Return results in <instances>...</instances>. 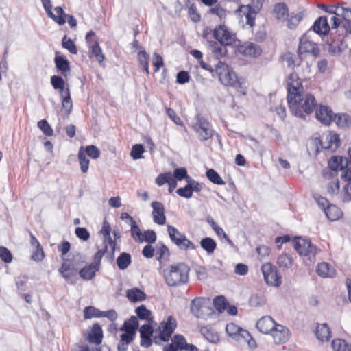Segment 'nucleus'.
I'll use <instances>...</instances> for the list:
<instances>
[{"instance_id": "nucleus-1", "label": "nucleus", "mask_w": 351, "mask_h": 351, "mask_svg": "<svg viewBox=\"0 0 351 351\" xmlns=\"http://www.w3.org/2000/svg\"><path fill=\"white\" fill-rule=\"evenodd\" d=\"M215 71L219 82L223 85L236 89L242 95H246L247 87L244 79L239 77L231 66L222 62H219L216 65Z\"/></svg>"}, {"instance_id": "nucleus-2", "label": "nucleus", "mask_w": 351, "mask_h": 351, "mask_svg": "<svg viewBox=\"0 0 351 351\" xmlns=\"http://www.w3.org/2000/svg\"><path fill=\"white\" fill-rule=\"evenodd\" d=\"M190 268L184 263L171 265L163 269L165 282L169 287H178L189 280Z\"/></svg>"}, {"instance_id": "nucleus-3", "label": "nucleus", "mask_w": 351, "mask_h": 351, "mask_svg": "<svg viewBox=\"0 0 351 351\" xmlns=\"http://www.w3.org/2000/svg\"><path fill=\"white\" fill-rule=\"evenodd\" d=\"M295 97L287 100L291 112L298 117H304V114H309L313 112L317 105L315 97L304 93L296 95Z\"/></svg>"}, {"instance_id": "nucleus-4", "label": "nucleus", "mask_w": 351, "mask_h": 351, "mask_svg": "<svg viewBox=\"0 0 351 351\" xmlns=\"http://www.w3.org/2000/svg\"><path fill=\"white\" fill-rule=\"evenodd\" d=\"M261 271L265 282L270 286L280 287L282 284V276L277 267L271 263H266L261 267Z\"/></svg>"}, {"instance_id": "nucleus-5", "label": "nucleus", "mask_w": 351, "mask_h": 351, "mask_svg": "<svg viewBox=\"0 0 351 351\" xmlns=\"http://www.w3.org/2000/svg\"><path fill=\"white\" fill-rule=\"evenodd\" d=\"M293 245L300 256H308L311 262L317 254L316 247L310 241L296 237L293 240Z\"/></svg>"}, {"instance_id": "nucleus-6", "label": "nucleus", "mask_w": 351, "mask_h": 351, "mask_svg": "<svg viewBox=\"0 0 351 351\" xmlns=\"http://www.w3.org/2000/svg\"><path fill=\"white\" fill-rule=\"evenodd\" d=\"M191 312L197 318L207 319L213 313V310L206 303V300L202 298H197L191 301Z\"/></svg>"}, {"instance_id": "nucleus-7", "label": "nucleus", "mask_w": 351, "mask_h": 351, "mask_svg": "<svg viewBox=\"0 0 351 351\" xmlns=\"http://www.w3.org/2000/svg\"><path fill=\"white\" fill-rule=\"evenodd\" d=\"M311 34V30L309 29L300 39V45L298 47V53L300 56H302L305 53L311 54L314 57L319 55V49L317 45L309 40ZM300 58H302V57H300Z\"/></svg>"}, {"instance_id": "nucleus-8", "label": "nucleus", "mask_w": 351, "mask_h": 351, "mask_svg": "<svg viewBox=\"0 0 351 351\" xmlns=\"http://www.w3.org/2000/svg\"><path fill=\"white\" fill-rule=\"evenodd\" d=\"M213 36L219 43L225 45L232 46L236 45L237 41L236 35L223 25L215 27Z\"/></svg>"}, {"instance_id": "nucleus-9", "label": "nucleus", "mask_w": 351, "mask_h": 351, "mask_svg": "<svg viewBox=\"0 0 351 351\" xmlns=\"http://www.w3.org/2000/svg\"><path fill=\"white\" fill-rule=\"evenodd\" d=\"M287 84L288 91L287 100H291L292 97H296V95L304 93L302 81L296 73L293 72L289 75Z\"/></svg>"}, {"instance_id": "nucleus-10", "label": "nucleus", "mask_w": 351, "mask_h": 351, "mask_svg": "<svg viewBox=\"0 0 351 351\" xmlns=\"http://www.w3.org/2000/svg\"><path fill=\"white\" fill-rule=\"evenodd\" d=\"M328 12L343 18L342 26L347 34H351V9L342 6H332Z\"/></svg>"}, {"instance_id": "nucleus-11", "label": "nucleus", "mask_w": 351, "mask_h": 351, "mask_svg": "<svg viewBox=\"0 0 351 351\" xmlns=\"http://www.w3.org/2000/svg\"><path fill=\"white\" fill-rule=\"evenodd\" d=\"M194 128L200 141L208 140L214 134V131L208 121L199 116L197 117V122Z\"/></svg>"}, {"instance_id": "nucleus-12", "label": "nucleus", "mask_w": 351, "mask_h": 351, "mask_svg": "<svg viewBox=\"0 0 351 351\" xmlns=\"http://www.w3.org/2000/svg\"><path fill=\"white\" fill-rule=\"evenodd\" d=\"M95 33L93 31L88 32L86 35V41L87 43L90 56L93 57L99 63L102 62L104 60V56L102 53L101 49L97 40L94 39Z\"/></svg>"}, {"instance_id": "nucleus-13", "label": "nucleus", "mask_w": 351, "mask_h": 351, "mask_svg": "<svg viewBox=\"0 0 351 351\" xmlns=\"http://www.w3.org/2000/svg\"><path fill=\"white\" fill-rule=\"evenodd\" d=\"M263 2L264 0H251L250 3L242 7L247 11L245 15L246 23L250 27L254 25L255 16L261 10Z\"/></svg>"}, {"instance_id": "nucleus-14", "label": "nucleus", "mask_w": 351, "mask_h": 351, "mask_svg": "<svg viewBox=\"0 0 351 351\" xmlns=\"http://www.w3.org/2000/svg\"><path fill=\"white\" fill-rule=\"evenodd\" d=\"M177 326L176 319L172 316H169L167 321L160 323V338L163 341H168Z\"/></svg>"}, {"instance_id": "nucleus-15", "label": "nucleus", "mask_w": 351, "mask_h": 351, "mask_svg": "<svg viewBox=\"0 0 351 351\" xmlns=\"http://www.w3.org/2000/svg\"><path fill=\"white\" fill-rule=\"evenodd\" d=\"M239 51L245 56L256 58L261 56L262 49L257 44L245 42L239 47Z\"/></svg>"}, {"instance_id": "nucleus-16", "label": "nucleus", "mask_w": 351, "mask_h": 351, "mask_svg": "<svg viewBox=\"0 0 351 351\" xmlns=\"http://www.w3.org/2000/svg\"><path fill=\"white\" fill-rule=\"evenodd\" d=\"M316 118L324 125H328L335 116L332 110L327 106L320 105L315 111Z\"/></svg>"}, {"instance_id": "nucleus-17", "label": "nucleus", "mask_w": 351, "mask_h": 351, "mask_svg": "<svg viewBox=\"0 0 351 351\" xmlns=\"http://www.w3.org/2000/svg\"><path fill=\"white\" fill-rule=\"evenodd\" d=\"M110 225L108 222L104 221L103 223L102 228L100 230V233L104 237V243H107L109 245V247L111 250V254L107 255L106 258H108L110 261H112L114 258V252L115 250L116 243L115 241H112L110 236Z\"/></svg>"}, {"instance_id": "nucleus-18", "label": "nucleus", "mask_w": 351, "mask_h": 351, "mask_svg": "<svg viewBox=\"0 0 351 351\" xmlns=\"http://www.w3.org/2000/svg\"><path fill=\"white\" fill-rule=\"evenodd\" d=\"M347 47L343 37L340 35L333 38L328 44V52L332 56L339 55Z\"/></svg>"}, {"instance_id": "nucleus-19", "label": "nucleus", "mask_w": 351, "mask_h": 351, "mask_svg": "<svg viewBox=\"0 0 351 351\" xmlns=\"http://www.w3.org/2000/svg\"><path fill=\"white\" fill-rule=\"evenodd\" d=\"M320 144L322 148L330 150L332 152H335L339 145V135L335 133H330L326 136V141L323 143L322 140L316 138Z\"/></svg>"}, {"instance_id": "nucleus-20", "label": "nucleus", "mask_w": 351, "mask_h": 351, "mask_svg": "<svg viewBox=\"0 0 351 351\" xmlns=\"http://www.w3.org/2000/svg\"><path fill=\"white\" fill-rule=\"evenodd\" d=\"M153 208L152 215L154 221L158 225H164L166 221L165 215V208L162 204L160 202H153L151 204Z\"/></svg>"}, {"instance_id": "nucleus-21", "label": "nucleus", "mask_w": 351, "mask_h": 351, "mask_svg": "<svg viewBox=\"0 0 351 351\" xmlns=\"http://www.w3.org/2000/svg\"><path fill=\"white\" fill-rule=\"evenodd\" d=\"M277 344L284 343L289 339V330L280 324H276L270 332Z\"/></svg>"}, {"instance_id": "nucleus-22", "label": "nucleus", "mask_w": 351, "mask_h": 351, "mask_svg": "<svg viewBox=\"0 0 351 351\" xmlns=\"http://www.w3.org/2000/svg\"><path fill=\"white\" fill-rule=\"evenodd\" d=\"M310 29L311 34L314 32L319 35L327 34L330 31V27L326 16H320L316 19Z\"/></svg>"}, {"instance_id": "nucleus-23", "label": "nucleus", "mask_w": 351, "mask_h": 351, "mask_svg": "<svg viewBox=\"0 0 351 351\" xmlns=\"http://www.w3.org/2000/svg\"><path fill=\"white\" fill-rule=\"evenodd\" d=\"M277 324L269 316L261 318L256 323V328L264 334H269Z\"/></svg>"}, {"instance_id": "nucleus-24", "label": "nucleus", "mask_w": 351, "mask_h": 351, "mask_svg": "<svg viewBox=\"0 0 351 351\" xmlns=\"http://www.w3.org/2000/svg\"><path fill=\"white\" fill-rule=\"evenodd\" d=\"M54 63L58 71H60L64 77H66V73L71 71L69 60L64 56H60L59 53L56 52Z\"/></svg>"}, {"instance_id": "nucleus-25", "label": "nucleus", "mask_w": 351, "mask_h": 351, "mask_svg": "<svg viewBox=\"0 0 351 351\" xmlns=\"http://www.w3.org/2000/svg\"><path fill=\"white\" fill-rule=\"evenodd\" d=\"M59 271L62 276L69 283L74 284L75 281L73 280V277L76 276V271L71 264L64 262Z\"/></svg>"}, {"instance_id": "nucleus-26", "label": "nucleus", "mask_w": 351, "mask_h": 351, "mask_svg": "<svg viewBox=\"0 0 351 351\" xmlns=\"http://www.w3.org/2000/svg\"><path fill=\"white\" fill-rule=\"evenodd\" d=\"M317 274L323 278H333L336 275L335 269L327 263H321L317 265Z\"/></svg>"}, {"instance_id": "nucleus-27", "label": "nucleus", "mask_w": 351, "mask_h": 351, "mask_svg": "<svg viewBox=\"0 0 351 351\" xmlns=\"http://www.w3.org/2000/svg\"><path fill=\"white\" fill-rule=\"evenodd\" d=\"M54 10L56 14H53L51 11V8L49 10H45L47 14L49 17H51L54 21H56L58 25H62L66 22V14L64 12L63 9L58 6L54 8Z\"/></svg>"}, {"instance_id": "nucleus-28", "label": "nucleus", "mask_w": 351, "mask_h": 351, "mask_svg": "<svg viewBox=\"0 0 351 351\" xmlns=\"http://www.w3.org/2000/svg\"><path fill=\"white\" fill-rule=\"evenodd\" d=\"M54 10L56 14H53L51 11V8L49 10H45L47 14L49 17H51L54 21H56L58 25H62L66 22V14L64 12L63 9L58 6L54 8Z\"/></svg>"}, {"instance_id": "nucleus-29", "label": "nucleus", "mask_w": 351, "mask_h": 351, "mask_svg": "<svg viewBox=\"0 0 351 351\" xmlns=\"http://www.w3.org/2000/svg\"><path fill=\"white\" fill-rule=\"evenodd\" d=\"M315 335L321 341H327L331 337V332L326 324H319L315 330Z\"/></svg>"}, {"instance_id": "nucleus-30", "label": "nucleus", "mask_w": 351, "mask_h": 351, "mask_svg": "<svg viewBox=\"0 0 351 351\" xmlns=\"http://www.w3.org/2000/svg\"><path fill=\"white\" fill-rule=\"evenodd\" d=\"M99 270V267L91 263L89 265L83 267L79 271V274L82 279L88 280L93 279L95 277L96 272Z\"/></svg>"}, {"instance_id": "nucleus-31", "label": "nucleus", "mask_w": 351, "mask_h": 351, "mask_svg": "<svg viewBox=\"0 0 351 351\" xmlns=\"http://www.w3.org/2000/svg\"><path fill=\"white\" fill-rule=\"evenodd\" d=\"M226 331L227 334L238 341H241V332L246 331L234 323H229L226 325Z\"/></svg>"}, {"instance_id": "nucleus-32", "label": "nucleus", "mask_w": 351, "mask_h": 351, "mask_svg": "<svg viewBox=\"0 0 351 351\" xmlns=\"http://www.w3.org/2000/svg\"><path fill=\"white\" fill-rule=\"evenodd\" d=\"M226 46L225 45H222L220 43L217 42H210V49L215 56L217 59H219L222 57H224L226 55L227 49Z\"/></svg>"}, {"instance_id": "nucleus-33", "label": "nucleus", "mask_w": 351, "mask_h": 351, "mask_svg": "<svg viewBox=\"0 0 351 351\" xmlns=\"http://www.w3.org/2000/svg\"><path fill=\"white\" fill-rule=\"evenodd\" d=\"M332 121L340 128L351 127V117L347 114L342 113L335 114Z\"/></svg>"}, {"instance_id": "nucleus-34", "label": "nucleus", "mask_w": 351, "mask_h": 351, "mask_svg": "<svg viewBox=\"0 0 351 351\" xmlns=\"http://www.w3.org/2000/svg\"><path fill=\"white\" fill-rule=\"evenodd\" d=\"M200 332L210 343H217L219 341L217 332L208 326H202L200 328Z\"/></svg>"}, {"instance_id": "nucleus-35", "label": "nucleus", "mask_w": 351, "mask_h": 351, "mask_svg": "<svg viewBox=\"0 0 351 351\" xmlns=\"http://www.w3.org/2000/svg\"><path fill=\"white\" fill-rule=\"evenodd\" d=\"M200 246L208 255H210L216 250L217 243L210 237H204L200 241Z\"/></svg>"}, {"instance_id": "nucleus-36", "label": "nucleus", "mask_w": 351, "mask_h": 351, "mask_svg": "<svg viewBox=\"0 0 351 351\" xmlns=\"http://www.w3.org/2000/svg\"><path fill=\"white\" fill-rule=\"evenodd\" d=\"M102 339V330L98 324L93 326L91 332L88 335V341L90 342L100 343Z\"/></svg>"}, {"instance_id": "nucleus-37", "label": "nucleus", "mask_w": 351, "mask_h": 351, "mask_svg": "<svg viewBox=\"0 0 351 351\" xmlns=\"http://www.w3.org/2000/svg\"><path fill=\"white\" fill-rule=\"evenodd\" d=\"M325 215L327 218L330 221H336L339 219L341 215V210L335 205L330 204V206L326 207V209L324 210Z\"/></svg>"}, {"instance_id": "nucleus-38", "label": "nucleus", "mask_w": 351, "mask_h": 351, "mask_svg": "<svg viewBox=\"0 0 351 351\" xmlns=\"http://www.w3.org/2000/svg\"><path fill=\"white\" fill-rule=\"evenodd\" d=\"M277 264L282 269H288L293 264V258L287 254H282L278 257Z\"/></svg>"}, {"instance_id": "nucleus-39", "label": "nucleus", "mask_w": 351, "mask_h": 351, "mask_svg": "<svg viewBox=\"0 0 351 351\" xmlns=\"http://www.w3.org/2000/svg\"><path fill=\"white\" fill-rule=\"evenodd\" d=\"M128 298L133 302L145 300V293L137 288H134L127 291Z\"/></svg>"}, {"instance_id": "nucleus-40", "label": "nucleus", "mask_w": 351, "mask_h": 351, "mask_svg": "<svg viewBox=\"0 0 351 351\" xmlns=\"http://www.w3.org/2000/svg\"><path fill=\"white\" fill-rule=\"evenodd\" d=\"M275 16L278 20L285 21L288 18V8L285 3H278L274 9Z\"/></svg>"}, {"instance_id": "nucleus-41", "label": "nucleus", "mask_w": 351, "mask_h": 351, "mask_svg": "<svg viewBox=\"0 0 351 351\" xmlns=\"http://www.w3.org/2000/svg\"><path fill=\"white\" fill-rule=\"evenodd\" d=\"M177 247L182 250H195L197 246L189 241L186 237H182L180 239H176V242H173Z\"/></svg>"}, {"instance_id": "nucleus-42", "label": "nucleus", "mask_w": 351, "mask_h": 351, "mask_svg": "<svg viewBox=\"0 0 351 351\" xmlns=\"http://www.w3.org/2000/svg\"><path fill=\"white\" fill-rule=\"evenodd\" d=\"M60 95L62 98V105L63 108H64L68 113H70L73 107V103L70 96L69 88L67 87L66 88V91L60 93Z\"/></svg>"}, {"instance_id": "nucleus-43", "label": "nucleus", "mask_w": 351, "mask_h": 351, "mask_svg": "<svg viewBox=\"0 0 351 351\" xmlns=\"http://www.w3.org/2000/svg\"><path fill=\"white\" fill-rule=\"evenodd\" d=\"M131 263V256L126 253L122 252L117 259L118 267L121 269H125Z\"/></svg>"}, {"instance_id": "nucleus-44", "label": "nucleus", "mask_w": 351, "mask_h": 351, "mask_svg": "<svg viewBox=\"0 0 351 351\" xmlns=\"http://www.w3.org/2000/svg\"><path fill=\"white\" fill-rule=\"evenodd\" d=\"M332 348L334 351H351V345L341 339L333 340L332 342Z\"/></svg>"}, {"instance_id": "nucleus-45", "label": "nucleus", "mask_w": 351, "mask_h": 351, "mask_svg": "<svg viewBox=\"0 0 351 351\" xmlns=\"http://www.w3.org/2000/svg\"><path fill=\"white\" fill-rule=\"evenodd\" d=\"M138 327V321L134 316H132L128 320L125 321L123 325L120 328V330H128L136 332Z\"/></svg>"}, {"instance_id": "nucleus-46", "label": "nucleus", "mask_w": 351, "mask_h": 351, "mask_svg": "<svg viewBox=\"0 0 351 351\" xmlns=\"http://www.w3.org/2000/svg\"><path fill=\"white\" fill-rule=\"evenodd\" d=\"M281 58L286 62L288 67L294 68L296 65L299 64L297 56L289 51L285 53Z\"/></svg>"}, {"instance_id": "nucleus-47", "label": "nucleus", "mask_w": 351, "mask_h": 351, "mask_svg": "<svg viewBox=\"0 0 351 351\" xmlns=\"http://www.w3.org/2000/svg\"><path fill=\"white\" fill-rule=\"evenodd\" d=\"M51 84L56 90H60V93L66 91L65 82L63 77L58 75H53L51 77Z\"/></svg>"}, {"instance_id": "nucleus-48", "label": "nucleus", "mask_w": 351, "mask_h": 351, "mask_svg": "<svg viewBox=\"0 0 351 351\" xmlns=\"http://www.w3.org/2000/svg\"><path fill=\"white\" fill-rule=\"evenodd\" d=\"M206 177L208 179L213 182V184L218 185H223L225 184V182L220 177L219 173L213 169H210L206 171Z\"/></svg>"}, {"instance_id": "nucleus-49", "label": "nucleus", "mask_w": 351, "mask_h": 351, "mask_svg": "<svg viewBox=\"0 0 351 351\" xmlns=\"http://www.w3.org/2000/svg\"><path fill=\"white\" fill-rule=\"evenodd\" d=\"M266 302L265 298L262 294H253L249 300V304L253 307H259L263 306Z\"/></svg>"}, {"instance_id": "nucleus-50", "label": "nucleus", "mask_w": 351, "mask_h": 351, "mask_svg": "<svg viewBox=\"0 0 351 351\" xmlns=\"http://www.w3.org/2000/svg\"><path fill=\"white\" fill-rule=\"evenodd\" d=\"M78 158L80 164V169L83 173L87 172L88 169L90 160L86 156L83 148L81 147L78 152Z\"/></svg>"}, {"instance_id": "nucleus-51", "label": "nucleus", "mask_w": 351, "mask_h": 351, "mask_svg": "<svg viewBox=\"0 0 351 351\" xmlns=\"http://www.w3.org/2000/svg\"><path fill=\"white\" fill-rule=\"evenodd\" d=\"M62 46L63 48L66 49L72 54H76L77 53V47L75 43L71 38H67L66 35H64L62 38Z\"/></svg>"}, {"instance_id": "nucleus-52", "label": "nucleus", "mask_w": 351, "mask_h": 351, "mask_svg": "<svg viewBox=\"0 0 351 351\" xmlns=\"http://www.w3.org/2000/svg\"><path fill=\"white\" fill-rule=\"evenodd\" d=\"M130 226H131V235L132 237V238L136 241H138V242H142L143 241V238H142V232H141V230L140 229V228L138 227V226L136 224V222L134 221H132V223H130Z\"/></svg>"}, {"instance_id": "nucleus-53", "label": "nucleus", "mask_w": 351, "mask_h": 351, "mask_svg": "<svg viewBox=\"0 0 351 351\" xmlns=\"http://www.w3.org/2000/svg\"><path fill=\"white\" fill-rule=\"evenodd\" d=\"M138 62L142 65L147 73H149V55L144 50H141L138 54Z\"/></svg>"}, {"instance_id": "nucleus-54", "label": "nucleus", "mask_w": 351, "mask_h": 351, "mask_svg": "<svg viewBox=\"0 0 351 351\" xmlns=\"http://www.w3.org/2000/svg\"><path fill=\"white\" fill-rule=\"evenodd\" d=\"M213 305L217 311L221 312L222 311L226 308V306L228 305V303L227 302L226 298L223 296L220 295L217 296L213 300Z\"/></svg>"}, {"instance_id": "nucleus-55", "label": "nucleus", "mask_w": 351, "mask_h": 351, "mask_svg": "<svg viewBox=\"0 0 351 351\" xmlns=\"http://www.w3.org/2000/svg\"><path fill=\"white\" fill-rule=\"evenodd\" d=\"M108 247H109L108 244L104 243V248L99 250L94 256V260L92 263L93 265H95L96 267H99V269H100V264H101V261L102 259V257L104 256V254L107 252V249Z\"/></svg>"}, {"instance_id": "nucleus-56", "label": "nucleus", "mask_w": 351, "mask_h": 351, "mask_svg": "<svg viewBox=\"0 0 351 351\" xmlns=\"http://www.w3.org/2000/svg\"><path fill=\"white\" fill-rule=\"evenodd\" d=\"M38 127L41 130L43 134L47 136H51L53 134V129L45 119L38 121Z\"/></svg>"}, {"instance_id": "nucleus-57", "label": "nucleus", "mask_w": 351, "mask_h": 351, "mask_svg": "<svg viewBox=\"0 0 351 351\" xmlns=\"http://www.w3.org/2000/svg\"><path fill=\"white\" fill-rule=\"evenodd\" d=\"M167 232L173 243L176 242V239H178L182 237H185V234L181 233L176 228L170 225L167 226Z\"/></svg>"}, {"instance_id": "nucleus-58", "label": "nucleus", "mask_w": 351, "mask_h": 351, "mask_svg": "<svg viewBox=\"0 0 351 351\" xmlns=\"http://www.w3.org/2000/svg\"><path fill=\"white\" fill-rule=\"evenodd\" d=\"M144 147L141 144H136L132 147V150L130 152L131 156L134 160H137L143 158V153L144 152Z\"/></svg>"}, {"instance_id": "nucleus-59", "label": "nucleus", "mask_w": 351, "mask_h": 351, "mask_svg": "<svg viewBox=\"0 0 351 351\" xmlns=\"http://www.w3.org/2000/svg\"><path fill=\"white\" fill-rule=\"evenodd\" d=\"M135 312L138 317L141 319L149 320L151 316L150 311L147 310L144 305L136 308Z\"/></svg>"}, {"instance_id": "nucleus-60", "label": "nucleus", "mask_w": 351, "mask_h": 351, "mask_svg": "<svg viewBox=\"0 0 351 351\" xmlns=\"http://www.w3.org/2000/svg\"><path fill=\"white\" fill-rule=\"evenodd\" d=\"M302 19L303 14L302 12H299L293 16H291L290 19L288 20V27L289 29L295 28Z\"/></svg>"}, {"instance_id": "nucleus-61", "label": "nucleus", "mask_w": 351, "mask_h": 351, "mask_svg": "<svg viewBox=\"0 0 351 351\" xmlns=\"http://www.w3.org/2000/svg\"><path fill=\"white\" fill-rule=\"evenodd\" d=\"M173 344L180 350H183L184 346L186 343L185 337L182 335H176L173 339Z\"/></svg>"}, {"instance_id": "nucleus-62", "label": "nucleus", "mask_w": 351, "mask_h": 351, "mask_svg": "<svg viewBox=\"0 0 351 351\" xmlns=\"http://www.w3.org/2000/svg\"><path fill=\"white\" fill-rule=\"evenodd\" d=\"M0 258L6 263H11L12 261V255L10 251L5 247L3 246L0 247Z\"/></svg>"}, {"instance_id": "nucleus-63", "label": "nucleus", "mask_w": 351, "mask_h": 351, "mask_svg": "<svg viewBox=\"0 0 351 351\" xmlns=\"http://www.w3.org/2000/svg\"><path fill=\"white\" fill-rule=\"evenodd\" d=\"M84 152L93 159L98 158L100 155L99 149L93 145L87 146Z\"/></svg>"}, {"instance_id": "nucleus-64", "label": "nucleus", "mask_w": 351, "mask_h": 351, "mask_svg": "<svg viewBox=\"0 0 351 351\" xmlns=\"http://www.w3.org/2000/svg\"><path fill=\"white\" fill-rule=\"evenodd\" d=\"M343 202H347L351 200V182H348L343 186L341 195Z\"/></svg>"}]
</instances>
